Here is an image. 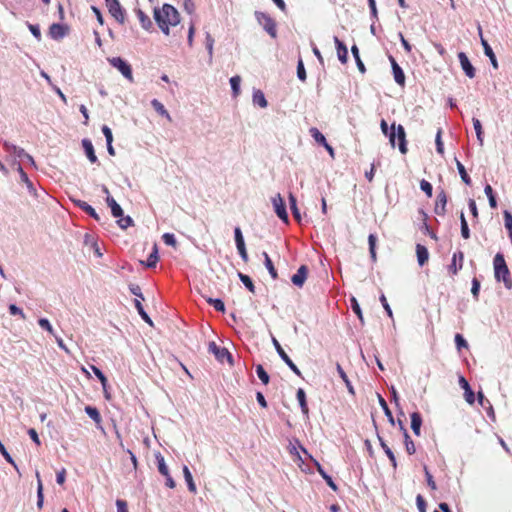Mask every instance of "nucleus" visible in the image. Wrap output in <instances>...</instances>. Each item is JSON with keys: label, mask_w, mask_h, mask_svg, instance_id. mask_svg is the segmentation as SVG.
I'll return each mask as SVG.
<instances>
[{"label": "nucleus", "mask_w": 512, "mask_h": 512, "mask_svg": "<svg viewBox=\"0 0 512 512\" xmlns=\"http://www.w3.org/2000/svg\"><path fill=\"white\" fill-rule=\"evenodd\" d=\"M455 343H456V347L457 349L460 351L462 348H467L468 347V343L467 341L464 339V337L457 333L455 335Z\"/></svg>", "instance_id": "obj_53"}, {"label": "nucleus", "mask_w": 512, "mask_h": 512, "mask_svg": "<svg viewBox=\"0 0 512 512\" xmlns=\"http://www.w3.org/2000/svg\"><path fill=\"white\" fill-rule=\"evenodd\" d=\"M28 28H29L30 32L33 34V36H34L37 40H41V31H40L39 26H37V25H33V24H29V25H28Z\"/></svg>", "instance_id": "obj_63"}, {"label": "nucleus", "mask_w": 512, "mask_h": 512, "mask_svg": "<svg viewBox=\"0 0 512 512\" xmlns=\"http://www.w3.org/2000/svg\"><path fill=\"white\" fill-rule=\"evenodd\" d=\"M384 135L389 138V142L393 148L398 146L400 152L402 154H406L407 149V142H406V135L405 130H382Z\"/></svg>", "instance_id": "obj_3"}, {"label": "nucleus", "mask_w": 512, "mask_h": 512, "mask_svg": "<svg viewBox=\"0 0 512 512\" xmlns=\"http://www.w3.org/2000/svg\"><path fill=\"white\" fill-rule=\"evenodd\" d=\"M296 397H297V400H298V402L300 404V407H301V410H302L303 414L308 415L309 408H308V405H307V402H306L305 391L302 388H299L297 390Z\"/></svg>", "instance_id": "obj_25"}, {"label": "nucleus", "mask_w": 512, "mask_h": 512, "mask_svg": "<svg viewBox=\"0 0 512 512\" xmlns=\"http://www.w3.org/2000/svg\"><path fill=\"white\" fill-rule=\"evenodd\" d=\"M308 275V268L305 265L299 267L297 272L292 276L291 281L294 285L302 287Z\"/></svg>", "instance_id": "obj_15"}, {"label": "nucleus", "mask_w": 512, "mask_h": 512, "mask_svg": "<svg viewBox=\"0 0 512 512\" xmlns=\"http://www.w3.org/2000/svg\"><path fill=\"white\" fill-rule=\"evenodd\" d=\"M37 478V507L41 509L43 507L44 495H43V484L40 478L39 472H36Z\"/></svg>", "instance_id": "obj_26"}, {"label": "nucleus", "mask_w": 512, "mask_h": 512, "mask_svg": "<svg viewBox=\"0 0 512 512\" xmlns=\"http://www.w3.org/2000/svg\"><path fill=\"white\" fill-rule=\"evenodd\" d=\"M481 42H482V45L484 48L485 55L489 57L493 67L497 68L498 64H497V60H496V57H495V54H494L492 48L490 47V45L488 44V42L485 39L481 38Z\"/></svg>", "instance_id": "obj_27"}, {"label": "nucleus", "mask_w": 512, "mask_h": 512, "mask_svg": "<svg viewBox=\"0 0 512 512\" xmlns=\"http://www.w3.org/2000/svg\"><path fill=\"white\" fill-rule=\"evenodd\" d=\"M416 255H417V261L420 266H423L428 262L429 259V252L427 248L422 244L416 245Z\"/></svg>", "instance_id": "obj_19"}, {"label": "nucleus", "mask_w": 512, "mask_h": 512, "mask_svg": "<svg viewBox=\"0 0 512 512\" xmlns=\"http://www.w3.org/2000/svg\"><path fill=\"white\" fill-rule=\"evenodd\" d=\"M352 310L354 311V313L358 316V318L360 319L361 322H363V315H362V311H361V308L359 306V304L357 303L356 299L353 298L352 299Z\"/></svg>", "instance_id": "obj_62"}, {"label": "nucleus", "mask_w": 512, "mask_h": 512, "mask_svg": "<svg viewBox=\"0 0 512 512\" xmlns=\"http://www.w3.org/2000/svg\"><path fill=\"white\" fill-rule=\"evenodd\" d=\"M416 504L419 509V512H426V501L422 495H417Z\"/></svg>", "instance_id": "obj_60"}, {"label": "nucleus", "mask_w": 512, "mask_h": 512, "mask_svg": "<svg viewBox=\"0 0 512 512\" xmlns=\"http://www.w3.org/2000/svg\"><path fill=\"white\" fill-rule=\"evenodd\" d=\"M162 239L166 245L173 246V247L177 246V241L175 239V236L171 233L163 234Z\"/></svg>", "instance_id": "obj_52"}, {"label": "nucleus", "mask_w": 512, "mask_h": 512, "mask_svg": "<svg viewBox=\"0 0 512 512\" xmlns=\"http://www.w3.org/2000/svg\"><path fill=\"white\" fill-rule=\"evenodd\" d=\"M314 140L323 147L328 143L325 136L319 130H312Z\"/></svg>", "instance_id": "obj_51"}, {"label": "nucleus", "mask_w": 512, "mask_h": 512, "mask_svg": "<svg viewBox=\"0 0 512 512\" xmlns=\"http://www.w3.org/2000/svg\"><path fill=\"white\" fill-rule=\"evenodd\" d=\"M38 324L41 328L45 329L46 331H48L50 334H54V329L53 327L51 326L50 322L48 321V319L46 318H41L38 320Z\"/></svg>", "instance_id": "obj_56"}, {"label": "nucleus", "mask_w": 512, "mask_h": 512, "mask_svg": "<svg viewBox=\"0 0 512 512\" xmlns=\"http://www.w3.org/2000/svg\"><path fill=\"white\" fill-rule=\"evenodd\" d=\"M420 188L423 192H425V194L430 198L432 197V185L430 182H428L427 180L423 179L421 180L420 182Z\"/></svg>", "instance_id": "obj_50"}, {"label": "nucleus", "mask_w": 512, "mask_h": 512, "mask_svg": "<svg viewBox=\"0 0 512 512\" xmlns=\"http://www.w3.org/2000/svg\"><path fill=\"white\" fill-rule=\"evenodd\" d=\"M256 18L264 30L272 37H277V26L275 20L264 12H256Z\"/></svg>", "instance_id": "obj_4"}, {"label": "nucleus", "mask_w": 512, "mask_h": 512, "mask_svg": "<svg viewBox=\"0 0 512 512\" xmlns=\"http://www.w3.org/2000/svg\"><path fill=\"white\" fill-rule=\"evenodd\" d=\"M457 169H458V172L460 174V177H461L462 181L465 184L470 185L471 184V178L467 174L464 165L460 161H457Z\"/></svg>", "instance_id": "obj_44"}, {"label": "nucleus", "mask_w": 512, "mask_h": 512, "mask_svg": "<svg viewBox=\"0 0 512 512\" xmlns=\"http://www.w3.org/2000/svg\"><path fill=\"white\" fill-rule=\"evenodd\" d=\"M273 206L277 216L285 223L288 222V214L286 211V205L280 194H277L273 199Z\"/></svg>", "instance_id": "obj_10"}, {"label": "nucleus", "mask_w": 512, "mask_h": 512, "mask_svg": "<svg viewBox=\"0 0 512 512\" xmlns=\"http://www.w3.org/2000/svg\"><path fill=\"white\" fill-rule=\"evenodd\" d=\"M336 369H337V372H338L339 376L344 381V383H345L349 393L354 395L355 394L354 388H353L350 380L348 379L347 374L345 373V371L343 370V368L341 367V365L339 363H337Z\"/></svg>", "instance_id": "obj_28"}, {"label": "nucleus", "mask_w": 512, "mask_h": 512, "mask_svg": "<svg viewBox=\"0 0 512 512\" xmlns=\"http://www.w3.org/2000/svg\"><path fill=\"white\" fill-rule=\"evenodd\" d=\"M334 42L337 50V56L342 64H346L348 61V49L346 45L338 38L334 37Z\"/></svg>", "instance_id": "obj_16"}, {"label": "nucleus", "mask_w": 512, "mask_h": 512, "mask_svg": "<svg viewBox=\"0 0 512 512\" xmlns=\"http://www.w3.org/2000/svg\"><path fill=\"white\" fill-rule=\"evenodd\" d=\"M83 148L85 150V153L87 155V158L90 160L91 163L97 162V156L94 152L93 145L90 140L84 139L82 141Z\"/></svg>", "instance_id": "obj_23"}, {"label": "nucleus", "mask_w": 512, "mask_h": 512, "mask_svg": "<svg viewBox=\"0 0 512 512\" xmlns=\"http://www.w3.org/2000/svg\"><path fill=\"white\" fill-rule=\"evenodd\" d=\"M376 241H377V238L374 234H370L368 236V243H369V252H370V256H371V259L373 262L376 261L377 259V256H376Z\"/></svg>", "instance_id": "obj_36"}, {"label": "nucleus", "mask_w": 512, "mask_h": 512, "mask_svg": "<svg viewBox=\"0 0 512 512\" xmlns=\"http://www.w3.org/2000/svg\"><path fill=\"white\" fill-rule=\"evenodd\" d=\"M85 412L97 424H99L101 422L102 418H101V415H100V413H99V411H98V409L96 407L86 406L85 407Z\"/></svg>", "instance_id": "obj_37"}, {"label": "nucleus", "mask_w": 512, "mask_h": 512, "mask_svg": "<svg viewBox=\"0 0 512 512\" xmlns=\"http://www.w3.org/2000/svg\"><path fill=\"white\" fill-rule=\"evenodd\" d=\"M435 142H436L437 152L439 154L443 155L444 154V146H443V142L441 140V130H438L436 138H435Z\"/></svg>", "instance_id": "obj_58"}, {"label": "nucleus", "mask_w": 512, "mask_h": 512, "mask_svg": "<svg viewBox=\"0 0 512 512\" xmlns=\"http://www.w3.org/2000/svg\"><path fill=\"white\" fill-rule=\"evenodd\" d=\"M117 512H128L127 503L124 500L118 499L116 501Z\"/></svg>", "instance_id": "obj_64"}, {"label": "nucleus", "mask_w": 512, "mask_h": 512, "mask_svg": "<svg viewBox=\"0 0 512 512\" xmlns=\"http://www.w3.org/2000/svg\"><path fill=\"white\" fill-rule=\"evenodd\" d=\"M263 256H264V264H265L266 268L268 269L269 274L271 275V277L273 279H276L278 277V274L273 265L272 260L270 259L269 255L266 252H263Z\"/></svg>", "instance_id": "obj_32"}, {"label": "nucleus", "mask_w": 512, "mask_h": 512, "mask_svg": "<svg viewBox=\"0 0 512 512\" xmlns=\"http://www.w3.org/2000/svg\"><path fill=\"white\" fill-rule=\"evenodd\" d=\"M76 204L79 208H81L83 211H85L88 215H90L96 221H100V216L98 215L96 210L91 205H89L87 202L79 200L76 202Z\"/></svg>", "instance_id": "obj_24"}, {"label": "nucleus", "mask_w": 512, "mask_h": 512, "mask_svg": "<svg viewBox=\"0 0 512 512\" xmlns=\"http://www.w3.org/2000/svg\"><path fill=\"white\" fill-rule=\"evenodd\" d=\"M404 444L409 455H413L416 452L415 444L409 436L407 429H404Z\"/></svg>", "instance_id": "obj_30"}, {"label": "nucleus", "mask_w": 512, "mask_h": 512, "mask_svg": "<svg viewBox=\"0 0 512 512\" xmlns=\"http://www.w3.org/2000/svg\"><path fill=\"white\" fill-rule=\"evenodd\" d=\"M129 290L131 291L132 294H134L137 297V299L140 298V299L144 300V297H143V294L141 292V288L139 285L130 284Z\"/></svg>", "instance_id": "obj_59"}, {"label": "nucleus", "mask_w": 512, "mask_h": 512, "mask_svg": "<svg viewBox=\"0 0 512 512\" xmlns=\"http://www.w3.org/2000/svg\"><path fill=\"white\" fill-rule=\"evenodd\" d=\"M395 82L403 87L405 85V74L393 56H389Z\"/></svg>", "instance_id": "obj_12"}, {"label": "nucleus", "mask_w": 512, "mask_h": 512, "mask_svg": "<svg viewBox=\"0 0 512 512\" xmlns=\"http://www.w3.org/2000/svg\"><path fill=\"white\" fill-rule=\"evenodd\" d=\"M183 474H184V478H185V480L187 482L189 491L195 493L196 492V485H195V483L193 481L192 474H191V472H190V470L188 469L187 466H184Z\"/></svg>", "instance_id": "obj_34"}, {"label": "nucleus", "mask_w": 512, "mask_h": 512, "mask_svg": "<svg viewBox=\"0 0 512 512\" xmlns=\"http://www.w3.org/2000/svg\"><path fill=\"white\" fill-rule=\"evenodd\" d=\"M236 247L242 260L247 263L249 261L248 253L245 247L244 238L239 227L234 230Z\"/></svg>", "instance_id": "obj_8"}, {"label": "nucleus", "mask_w": 512, "mask_h": 512, "mask_svg": "<svg viewBox=\"0 0 512 512\" xmlns=\"http://www.w3.org/2000/svg\"><path fill=\"white\" fill-rule=\"evenodd\" d=\"M464 262V253L457 251L452 256L451 264L448 266V271L451 275H456L462 269Z\"/></svg>", "instance_id": "obj_11"}, {"label": "nucleus", "mask_w": 512, "mask_h": 512, "mask_svg": "<svg viewBox=\"0 0 512 512\" xmlns=\"http://www.w3.org/2000/svg\"><path fill=\"white\" fill-rule=\"evenodd\" d=\"M152 106L155 108V110L158 113H160L161 115H166L169 118V115H168L166 109L164 108L163 104L160 103L158 100L154 99L152 101Z\"/></svg>", "instance_id": "obj_57"}, {"label": "nucleus", "mask_w": 512, "mask_h": 512, "mask_svg": "<svg viewBox=\"0 0 512 512\" xmlns=\"http://www.w3.org/2000/svg\"><path fill=\"white\" fill-rule=\"evenodd\" d=\"M240 82H241L240 76H234L230 79L231 88H232L235 96L239 94Z\"/></svg>", "instance_id": "obj_49"}, {"label": "nucleus", "mask_w": 512, "mask_h": 512, "mask_svg": "<svg viewBox=\"0 0 512 512\" xmlns=\"http://www.w3.org/2000/svg\"><path fill=\"white\" fill-rule=\"evenodd\" d=\"M154 18L161 31L169 35V27L176 26L180 22V15L176 8L170 4H164L161 9H154Z\"/></svg>", "instance_id": "obj_1"}, {"label": "nucleus", "mask_w": 512, "mask_h": 512, "mask_svg": "<svg viewBox=\"0 0 512 512\" xmlns=\"http://www.w3.org/2000/svg\"><path fill=\"white\" fill-rule=\"evenodd\" d=\"M67 33V28L64 25L54 23L49 28V35L55 40L63 38Z\"/></svg>", "instance_id": "obj_17"}, {"label": "nucleus", "mask_w": 512, "mask_h": 512, "mask_svg": "<svg viewBox=\"0 0 512 512\" xmlns=\"http://www.w3.org/2000/svg\"><path fill=\"white\" fill-rule=\"evenodd\" d=\"M459 385L464 390V398H465L466 402L471 405L474 404V402H475L474 392L471 389L468 381L463 376L459 377Z\"/></svg>", "instance_id": "obj_14"}, {"label": "nucleus", "mask_w": 512, "mask_h": 512, "mask_svg": "<svg viewBox=\"0 0 512 512\" xmlns=\"http://www.w3.org/2000/svg\"><path fill=\"white\" fill-rule=\"evenodd\" d=\"M446 204H447L446 193L444 191H441L437 195L436 205H435V209H434L435 213L437 215H444Z\"/></svg>", "instance_id": "obj_18"}, {"label": "nucleus", "mask_w": 512, "mask_h": 512, "mask_svg": "<svg viewBox=\"0 0 512 512\" xmlns=\"http://www.w3.org/2000/svg\"><path fill=\"white\" fill-rule=\"evenodd\" d=\"M256 374L264 385L269 383V375L262 365L259 364L256 366Z\"/></svg>", "instance_id": "obj_43"}, {"label": "nucleus", "mask_w": 512, "mask_h": 512, "mask_svg": "<svg viewBox=\"0 0 512 512\" xmlns=\"http://www.w3.org/2000/svg\"><path fill=\"white\" fill-rule=\"evenodd\" d=\"M91 369L94 372V374L96 375V377L100 380L103 389L106 390V386L108 383L106 376L103 374V372L99 368H97L94 365L91 366Z\"/></svg>", "instance_id": "obj_45"}, {"label": "nucleus", "mask_w": 512, "mask_h": 512, "mask_svg": "<svg viewBox=\"0 0 512 512\" xmlns=\"http://www.w3.org/2000/svg\"><path fill=\"white\" fill-rule=\"evenodd\" d=\"M318 472L322 475V477L326 480V483L328 484V486L330 488H332L334 491L337 490V486L336 484L334 483V481L332 480V478L327 475L324 470L321 468L320 465H318Z\"/></svg>", "instance_id": "obj_48"}, {"label": "nucleus", "mask_w": 512, "mask_h": 512, "mask_svg": "<svg viewBox=\"0 0 512 512\" xmlns=\"http://www.w3.org/2000/svg\"><path fill=\"white\" fill-rule=\"evenodd\" d=\"M273 344H274V347L277 351V353L279 354V356L281 357V359L287 364V366L298 376H301V372L300 370L298 369V367L294 364V362L290 359V357L286 354V352L284 351V349L281 347L280 343L275 339L273 338Z\"/></svg>", "instance_id": "obj_9"}, {"label": "nucleus", "mask_w": 512, "mask_h": 512, "mask_svg": "<svg viewBox=\"0 0 512 512\" xmlns=\"http://www.w3.org/2000/svg\"><path fill=\"white\" fill-rule=\"evenodd\" d=\"M238 276H239V279L241 280V282L245 285V287L251 293H255V286H254L253 281L251 280V278L248 275L243 274V273H239Z\"/></svg>", "instance_id": "obj_41"}, {"label": "nucleus", "mask_w": 512, "mask_h": 512, "mask_svg": "<svg viewBox=\"0 0 512 512\" xmlns=\"http://www.w3.org/2000/svg\"><path fill=\"white\" fill-rule=\"evenodd\" d=\"M421 425H422V417H421L420 413L413 412L411 414V429L413 430V432L416 436L420 435Z\"/></svg>", "instance_id": "obj_21"}, {"label": "nucleus", "mask_w": 512, "mask_h": 512, "mask_svg": "<svg viewBox=\"0 0 512 512\" xmlns=\"http://www.w3.org/2000/svg\"><path fill=\"white\" fill-rule=\"evenodd\" d=\"M297 76L301 81L306 80V71H305L304 63H303L302 59H299L298 64H297Z\"/></svg>", "instance_id": "obj_54"}, {"label": "nucleus", "mask_w": 512, "mask_h": 512, "mask_svg": "<svg viewBox=\"0 0 512 512\" xmlns=\"http://www.w3.org/2000/svg\"><path fill=\"white\" fill-rule=\"evenodd\" d=\"M460 222H461V235L464 239L470 238V230L468 227V223L466 221V218L464 216V213L461 212L460 214Z\"/></svg>", "instance_id": "obj_40"}, {"label": "nucleus", "mask_w": 512, "mask_h": 512, "mask_svg": "<svg viewBox=\"0 0 512 512\" xmlns=\"http://www.w3.org/2000/svg\"><path fill=\"white\" fill-rule=\"evenodd\" d=\"M424 472H425V476H426V481H427V484L428 486L432 489V490H436L437 489V486H436V483L433 479V476L431 475V473L429 472L427 466L425 465L424 466Z\"/></svg>", "instance_id": "obj_55"}, {"label": "nucleus", "mask_w": 512, "mask_h": 512, "mask_svg": "<svg viewBox=\"0 0 512 512\" xmlns=\"http://www.w3.org/2000/svg\"><path fill=\"white\" fill-rule=\"evenodd\" d=\"M208 351L212 354H214L215 358L223 363L225 360H227L229 363H232V356L230 352L224 348L218 346L215 342H210L208 346Z\"/></svg>", "instance_id": "obj_7"}, {"label": "nucleus", "mask_w": 512, "mask_h": 512, "mask_svg": "<svg viewBox=\"0 0 512 512\" xmlns=\"http://www.w3.org/2000/svg\"><path fill=\"white\" fill-rule=\"evenodd\" d=\"M117 224L121 229H127L134 225V221L130 216L118 217Z\"/></svg>", "instance_id": "obj_42"}, {"label": "nucleus", "mask_w": 512, "mask_h": 512, "mask_svg": "<svg viewBox=\"0 0 512 512\" xmlns=\"http://www.w3.org/2000/svg\"><path fill=\"white\" fill-rule=\"evenodd\" d=\"M106 203L111 208V213L113 217L118 218L123 215V210L121 206L116 202V200L112 196L106 197Z\"/></svg>", "instance_id": "obj_20"}, {"label": "nucleus", "mask_w": 512, "mask_h": 512, "mask_svg": "<svg viewBox=\"0 0 512 512\" xmlns=\"http://www.w3.org/2000/svg\"><path fill=\"white\" fill-rule=\"evenodd\" d=\"M494 275L496 281H503L507 289L512 288V279L510 277V271L506 264L503 254L497 253L493 260Z\"/></svg>", "instance_id": "obj_2"}, {"label": "nucleus", "mask_w": 512, "mask_h": 512, "mask_svg": "<svg viewBox=\"0 0 512 512\" xmlns=\"http://www.w3.org/2000/svg\"><path fill=\"white\" fill-rule=\"evenodd\" d=\"M458 58H459L461 67H462L464 73L466 74V76L469 78H474L475 77V68L470 63L467 55L464 52H459Z\"/></svg>", "instance_id": "obj_13"}, {"label": "nucleus", "mask_w": 512, "mask_h": 512, "mask_svg": "<svg viewBox=\"0 0 512 512\" xmlns=\"http://www.w3.org/2000/svg\"><path fill=\"white\" fill-rule=\"evenodd\" d=\"M479 290H480V282L478 281L477 278H473L471 292L475 299L478 298Z\"/></svg>", "instance_id": "obj_61"}, {"label": "nucleus", "mask_w": 512, "mask_h": 512, "mask_svg": "<svg viewBox=\"0 0 512 512\" xmlns=\"http://www.w3.org/2000/svg\"><path fill=\"white\" fill-rule=\"evenodd\" d=\"M351 52H352L353 57H354V59L356 61V64H357V67H358L359 71L361 73H365L366 68H365V66H364V64H363V62H362V60L360 58L359 49H358L357 45H353L351 47Z\"/></svg>", "instance_id": "obj_35"}, {"label": "nucleus", "mask_w": 512, "mask_h": 512, "mask_svg": "<svg viewBox=\"0 0 512 512\" xmlns=\"http://www.w3.org/2000/svg\"><path fill=\"white\" fill-rule=\"evenodd\" d=\"M109 63L116 68L127 80L133 82L132 68L129 63L121 57H113L109 59Z\"/></svg>", "instance_id": "obj_5"}, {"label": "nucleus", "mask_w": 512, "mask_h": 512, "mask_svg": "<svg viewBox=\"0 0 512 512\" xmlns=\"http://www.w3.org/2000/svg\"><path fill=\"white\" fill-rule=\"evenodd\" d=\"M253 103L261 108L267 107L268 103L264 93L261 90H256L253 93Z\"/></svg>", "instance_id": "obj_29"}, {"label": "nucleus", "mask_w": 512, "mask_h": 512, "mask_svg": "<svg viewBox=\"0 0 512 512\" xmlns=\"http://www.w3.org/2000/svg\"><path fill=\"white\" fill-rule=\"evenodd\" d=\"M137 18L145 30H150L152 28V21L148 15H146L141 9H137L136 11Z\"/></svg>", "instance_id": "obj_22"}, {"label": "nucleus", "mask_w": 512, "mask_h": 512, "mask_svg": "<svg viewBox=\"0 0 512 512\" xmlns=\"http://www.w3.org/2000/svg\"><path fill=\"white\" fill-rule=\"evenodd\" d=\"M159 260V257H158V250H157V247L156 245H154L153 247V251L152 253L149 255L145 265L148 267V268H153L156 266L157 262Z\"/></svg>", "instance_id": "obj_38"}, {"label": "nucleus", "mask_w": 512, "mask_h": 512, "mask_svg": "<svg viewBox=\"0 0 512 512\" xmlns=\"http://www.w3.org/2000/svg\"><path fill=\"white\" fill-rule=\"evenodd\" d=\"M289 203H290V209L292 211L293 217L299 222L301 219L299 209L297 207V200L296 197L290 193L289 194Z\"/></svg>", "instance_id": "obj_33"}, {"label": "nucleus", "mask_w": 512, "mask_h": 512, "mask_svg": "<svg viewBox=\"0 0 512 512\" xmlns=\"http://www.w3.org/2000/svg\"><path fill=\"white\" fill-rule=\"evenodd\" d=\"M155 458H156V461H157V466H158L159 472L163 476H168L169 470H168V467L165 464V460H164V457L162 456V454L160 452L156 453L155 454Z\"/></svg>", "instance_id": "obj_31"}, {"label": "nucleus", "mask_w": 512, "mask_h": 512, "mask_svg": "<svg viewBox=\"0 0 512 512\" xmlns=\"http://www.w3.org/2000/svg\"><path fill=\"white\" fill-rule=\"evenodd\" d=\"M484 192L488 197L490 207L495 209L497 207V201L491 185L487 184L484 188Z\"/></svg>", "instance_id": "obj_39"}, {"label": "nucleus", "mask_w": 512, "mask_h": 512, "mask_svg": "<svg viewBox=\"0 0 512 512\" xmlns=\"http://www.w3.org/2000/svg\"><path fill=\"white\" fill-rule=\"evenodd\" d=\"M206 301L214 307L216 311L224 312L225 305L221 299L207 298Z\"/></svg>", "instance_id": "obj_46"}, {"label": "nucleus", "mask_w": 512, "mask_h": 512, "mask_svg": "<svg viewBox=\"0 0 512 512\" xmlns=\"http://www.w3.org/2000/svg\"><path fill=\"white\" fill-rule=\"evenodd\" d=\"M504 224L508 231L510 238H512V214L509 211H504Z\"/></svg>", "instance_id": "obj_47"}, {"label": "nucleus", "mask_w": 512, "mask_h": 512, "mask_svg": "<svg viewBox=\"0 0 512 512\" xmlns=\"http://www.w3.org/2000/svg\"><path fill=\"white\" fill-rule=\"evenodd\" d=\"M110 15L117 22L123 24L125 22V11L118 0H105Z\"/></svg>", "instance_id": "obj_6"}]
</instances>
